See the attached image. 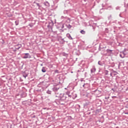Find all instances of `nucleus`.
I'll return each mask as SVG.
<instances>
[{"label":"nucleus","instance_id":"9d476101","mask_svg":"<svg viewBox=\"0 0 128 128\" xmlns=\"http://www.w3.org/2000/svg\"><path fill=\"white\" fill-rule=\"evenodd\" d=\"M44 90V89H42V87H40L38 90H36V92H42Z\"/></svg>","mask_w":128,"mask_h":128},{"label":"nucleus","instance_id":"e433bc0d","mask_svg":"<svg viewBox=\"0 0 128 128\" xmlns=\"http://www.w3.org/2000/svg\"><path fill=\"white\" fill-rule=\"evenodd\" d=\"M112 90H114V88H112Z\"/></svg>","mask_w":128,"mask_h":128},{"label":"nucleus","instance_id":"6e6552de","mask_svg":"<svg viewBox=\"0 0 128 128\" xmlns=\"http://www.w3.org/2000/svg\"><path fill=\"white\" fill-rule=\"evenodd\" d=\"M76 108L78 112H80V106L79 104H76Z\"/></svg>","mask_w":128,"mask_h":128},{"label":"nucleus","instance_id":"5701e85b","mask_svg":"<svg viewBox=\"0 0 128 128\" xmlns=\"http://www.w3.org/2000/svg\"><path fill=\"white\" fill-rule=\"evenodd\" d=\"M23 76L24 78H26L28 76V74H23Z\"/></svg>","mask_w":128,"mask_h":128},{"label":"nucleus","instance_id":"39448f33","mask_svg":"<svg viewBox=\"0 0 128 128\" xmlns=\"http://www.w3.org/2000/svg\"><path fill=\"white\" fill-rule=\"evenodd\" d=\"M96 66H92V68L90 69L91 74H94V72H96Z\"/></svg>","mask_w":128,"mask_h":128},{"label":"nucleus","instance_id":"9b49d317","mask_svg":"<svg viewBox=\"0 0 128 128\" xmlns=\"http://www.w3.org/2000/svg\"><path fill=\"white\" fill-rule=\"evenodd\" d=\"M20 48H22V44H18L17 46H16V50H20Z\"/></svg>","mask_w":128,"mask_h":128},{"label":"nucleus","instance_id":"f257e3e1","mask_svg":"<svg viewBox=\"0 0 128 128\" xmlns=\"http://www.w3.org/2000/svg\"><path fill=\"white\" fill-rule=\"evenodd\" d=\"M60 87L56 86L52 88V90L55 92L56 98H59L60 100H66L68 102L72 98H76V94L72 90L67 91L65 94L60 93Z\"/></svg>","mask_w":128,"mask_h":128},{"label":"nucleus","instance_id":"0eeeda50","mask_svg":"<svg viewBox=\"0 0 128 128\" xmlns=\"http://www.w3.org/2000/svg\"><path fill=\"white\" fill-rule=\"evenodd\" d=\"M66 26L67 28H68V30H70V28H72V26L70 24H64V27Z\"/></svg>","mask_w":128,"mask_h":128},{"label":"nucleus","instance_id":"c85d7f7f","mask_svg":"<svg viewBox=\"0 0 128 128\" xmlns=\"http://www.w3.org/2000/svg\"><path fill=\"white\" fill-rule=\"evenodd\" d=\"M113 74H114V73H112V72L110 74V76H112V78L113 77V76H112Z\"/></svg>","mask_w":128,"mask_h":128},{"label":"nucleus","instance_id":"58836bf2","mask_svg":"<svg viewBox=\"0 0 128 128\" xmlns=\"http://www.w3.org/2000/svg\"><path fill=\"white\" fill-rule=\"evenodd\" d=\"M34 118H36V116H34Z\"/></svg>","mask_w":128,"mask_h":128},{"label":"nucleus","instance_id":"f704fd0d","mask_svg":"<svg viewBox=\"0 0 128 128\" xmlns=\"http://www.w3.org/2000/svg\"><path fill=\"white\" fill-rule=\"evenodd\" d=\"M80 82H84V80H80Z\"/></svg>","mask_w":128,"mask_h":128},{"label":"nucleus","instance_id":"473e14b6","mask_svg":"<svg viewBox=\"0 0 128 128\" xmlns=\"http://www.w3.org/2000/svg\"><path fill=\"white\" fill-rule=\"evenodd\" d=\"M104 10V9H100V14H102V10Z\"/></svg>","mask_w":128,"mask_h":128},{"label":"nucleus","instance_id":"7c9ffc66","mask_svg":"<svg viewBox=\"0 0 128 128\" xmlns=\"http://www.w3.org/2000/svg\"><path fill=\"white\" fill-rule=\"evenodd\" d=\"M62 42H63V44H64V42H66V41H64V39H62Z\"/></svg>","mask_w":128,"mask_h":128},{"label":"nucleus","instance_id":"4be33fe9","mask_svg":"<svg viewBox=\"0 0 128 128\" xmlns=\"http://www.w3.org/2000/svg\"><path fill=\"white\" fill-rule=\"evenodd\" d=\"M98 64H99V66H102V64L100 61H98Z\"/></svg>","mask_w":128,"mask_h":128},{"label":"nucleus","instance_id":"a878e982","mask_svg":"<svg viewBox=\"0 0 128 128\" xmlns=\"http://www.w3.org/2000/svg\"><path fill=\"white\" fill-rule=\"evenodd\" d=\"M64 14H68V10H64Z\"/></svg>","mask_w":128,"mask_h":128},{"label":"nucleus","instance_id":"423d86ee","mask_svg":"<svg viewBox=\"0 0 128 128\" xmlns=\"http://www.w3.org/2000/svg\"><path fill=\"white\" fill-rule=\"evenodd\" d=\"M122 54H123L124 56H126V54H128V50L126 48H124V50L122 51Z\"/></svg>","mask_w":128,"mask_h":128},{"label":"nucleus","instance_id":"1a4fd4ad","mask_svg":"<svg viewBox=\"0 0 128 128\" xmlns=\"http://www.w3.org/2000/svg\"><path fill=\"white\" fill-rule=\"evenodd\" d=\"M66 36L67 38H68L69 40H72V36H70V34H66Z\"/></svg>","mask_w":128,"mask_h":128},{"label":"nucleus","instance_id":"6ab92c4d","mask_svg":"<svg viewBox=\"0 0 128 128\" xmlns=\"http://www.w3.org/2000/svg\"><path fill=\"white\" fill-rule=\"evenodd\" d=\"M107 52H108L109 54H110V52H112V50H106Z\"/></svg>","mask_w":128,"mask_h":128},{"label":"nucleus","instance_id":"4468645a","mask_svg":"<svg viewBox=\"0 0 128 128\" xmlns=\"http://www.w3.org/2000/svg\"><path fill=\"white\" fill-rule=\"evenodd\" d=\"M44 6H50V3H48V2H44Z\"/></svg>","mask_w":128,"mask_h":128},{"label":"nucleus","instance_id":"ddd939ff","mask_svg":"<svg viewBox=\"0 0 128 128\" xmlns=\"http://www.w3.org/2000/svg\"><path fill=\"white\" fill-rule=\"evenodd\" d=\"M46 92L48 94H52V90H48Z\"/></svg>","mask_w":128,"mask_h":128},{"label":"nucleus","instance_id":"a211bd4d","mask_svg":"<svg viewBox=\"0 0 128 128\" xmlns=\"http://www.w3.org/2000/svg\"><path fill=\"white\" fill-rule=\"evenodd\" d=\"M105 76H108V70H106L104 71Z\"/></svg>","mask_w":128,"mask_h":128},{"label":"nucleus","instance_id":"bb28decb","mask_svg":"<svg viewBox=\"0 0 128 128\" xmlns=\"http://www.w3.org/2000/svg\"><path fill=\"white\" fill-rule=\"evenodd\" d=\"M15 23H16V26H18V22L16 21V22H15Z\"/></svg>","mask_w":128,"mask_h":128},{"label":"nucleus","instance_id":"c756f323","mask_svg":"<svg viewBox=\"0 0 128 128\" xmlns=\"http://www.w3.org/2000/svg\"><path fill=\"white\" fill-rule=\"evenodd\" d=\"M29 26H30V28H32V24H29Z\"/></svg>","mask_w":128,"mask_h":128},{"label":"nucleus","instance_id":"c9c22d12","mask_svg":"<svg viewBox=\"0 0 128 128\" xmlns=\"http://www.w3.org/2000/svg\"><path fill=\"white\" fill-rule=\"evenodd\" d=\"M60 104H64L62 103H60Z\"/></svg>","mask_w":128,"mask_h":128},{"label":"nucleus","instance_id":"f3484780","mask_svg":"<svg viewBox=\"0 0 128 128\" xmlns=\"http://www.w3.org/2000/svg\"><path fill=\"white\" fill-rule=\"evenodd\" d=\"M112 74H114V76H116L117 74H118V72H116V71H114V70H112Z\"/></svg>","mask_w":128,"mask_h":128},{"label":"nucleus","instance_id":"2eb2a0df","mask_svg":"<svg viewBox=\"0 0 128 128\" xmlns=\"http://www.w3.org/2000/svg\"><path fill=\"white\" fill-rule=\"evenodd\" d=\"M42 72H46V70L45 67H42Z\"/></svg>","mask_w":128,"mask_h":128},{"label":"nucleus","instance_id":"dca6fc26","mask_svg":"<svg viewBox=\"0 0 128 128\" xmlns=\"http://www.w3.org/2000/svg\"><path fill=\"white\" fill-rule=\"evenodd\" d=\"M80 34H86V31L84 30H81L80 31Z\"/></svg>","mask_w":128,"mask_h":128},{"label":"nucleus","instance_id":"20e7f679","mask_svg":"<svg viewBox=\"0 0 128 128\" xmlns=\"http://www.w3.org/2000/svg\"><path fill=\"white\" fill-rule=\"evenodd\" d=\"M52 26H54V22L52 21L49 22L48 25V28H52Z\"/></svg>","mask_w":128,"mask_h":128},{"label":"nucleus","instance_id":"72a5a7b5","mask_svg":"<svg viewBox=\"0 0 128 128\" xmlns=\"http://www.w3.org/2000/svg\"><path fill=\"white\" fill-rule=\"evenodd\" d=\"M124 114H128V112H125Z\"/></svg>","mask_w":128,"mask_h":128},{"label":"nucleus","instance_id":"393cba45","mask_svg":"<svg viewBox=\"0 0 128 128\" xmlns=\"http://www.w3.org/2000/svg\"><path fill=\"white\" fill-rule=\"evenodd\" d=\"M36 4L37 6H38V8H40V4H38V3H36Z\"/></svg>","mask_w":128,"mask_h":128},{"label":"nucleus","instance_id":"7ed1b4c3","mask_svg":"<svg viewBox=\"0 0 128 128\" xmlns=\"http://www.w3.org/2000/svg\"><path fill=\"white\" fill-rule=\"evenodd\" d=\"M24 56H23V58H30L31 56L28 53L24 54Z\"/></svg>","mask_w":128,"mask_h":128},{"label":"nucleus","instance_id":"b1692460","mask_svg":"<svg viewBox=\"0 0 128 128\" xmlns=\"http://www.w3.org/2000/svg\"><path fill=\"white\" fill-rule=\"evenodd\" d=\"M105 31H106V32H108V29L107 28H106L105 29Z\"/></svg>","mask_w":128,"mask_h":128},{"label":"nucleus","instance_id":"cd10ccee","mask_svg":"<svg viewBox=\"0 0 128 128\" xmlns=\"http://www.w3.org/2000/svg\"><path fill=\"white\" fill-rule=\"evenodd\" d=\"M92 28H93V31L94 32L95 30H96V28L94 27V26H92Z\"/></svg>","mask_w":128,"mask_h":128},{"label":"nucleus","instance_id":"f03ea898","mask_svg":"<svg viewBox=\"0 0 128 128\" xmlns=\"http://www.w3.org/2000/svg\"><path fill=\"white\" fill-rule=\"evenodd\" d=\"M64 28V24L62 23H59L57 26V28H59L60 30H62Z\"/></svg>","mask_w":128,"mask_h":128},{"label":"nucleus","instance_id":"4c0bfd02","mask_svg":"<svg viewBox=\"0 0 128 128\" xmlns=\"http://www.w3.org/2000/svg\"><path fill=\"white\" fill-rule=\"evenodd\" d=\"M120 18H122V16H120Z\"/></svg>","mask_w":128,"mask_h":128},{"label":"nucleus","instance_id":"f8f14e48","mask_svg":"<svg viewBox=\"0 0 128 128\" xmlns=\"http://www.w3.org/2000/svg\"><path fill=\"white\" fill-rule=\"evenodd\" d=\"M120 56L122 58H124V55L123 54L122 52H120Z\"/></svg>","mask_w":128,"mask_h":128},{"label":"nucleus","instance_id":"aec40b11","mask_svg":"<svg viewBox=\"0 0 128 128\" xmlns=\"http://www.w3.org/2000/svg\"><path fill=\"white\" fill-rule=\"evenodd\" d=\"M124 3V4H127V5H128V0H125Z\"/></svg>","mask_w":128,"mask_h":128},{"label":"nucleus","instance_id":"412c9836","mask_svg":"<svg viewBox=\"0 0 128 128\" xmlns=\"http://www.w3.org/2000/svg\"><path fill=\"white\" fill-rule=\"evenodd\" d=\"M88 84H84L82 86L83 88H86V86H88Z\"/></svg>","mask_w":128,"mask_h":128},{"label":"nucleus","instance_id":"ea45409f","mask_svg":"<svg viewBox=\"0 0 128 128\" xmlns=\"http://www.w3.org/2000/svg\"><path fill=\"white\" fill-rule=\"evenodd\" d=\"M62 18H64V16H62Z\"/></svg>","mask_w":128,"mask_h":128},{"label":"nucleus","instance_id":"2f4dec72","mask_svg":"<svg viewBox=\"0 0 128 128\" xmlns=\"http://www.w3.org/2000/svg\"><path fill=\"white\" fill-rule=\"evenodd\" d=\"M116 10H120V7H118V6L116 7Z\"/></svg>","mask_w":128,"mask_h":128}]
</instances>
